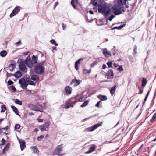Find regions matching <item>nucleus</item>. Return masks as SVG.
Here are the masks:
<instances>
[{"instance_id":"obj_39","label":"nucleus","mask_w":156,"mask_h":156,"mask_svg":"<svg viewBox=\"0 0 156 156\" xmlns=\"http://www.w3.org/2000/svg\"><path fill=\"white\" fill-rule=\"evenodd\" d=\"M1 110L2 112H4L6 110V107L5 105H2L1 106Z\"/></svg>"},{"instance_id":"obj_52","label":"nucleus","mask_w":156,"mask_h":156,"mask_svg":"<svg viewBox=\"0 0 156 156\" xmlns=\"http://www.w3.org/2000/svg\"><path fill=\"white\" fill-rule=\"evenodd\" d=\"M14 82L11 80H9L8 81V83L9 85L12 84Z\"/></svg>"},{"instance_id":"obj_46","label":"nucleus","mask_w":156,"mask_h":156,"mask_svg":"<svg viewBox=\"0 0 156 156\" xmlns=\"http://www.w3.org/2000/svg\"><path fill=\"white\" fill-rule=\"evenodd\" d=\"M7 77H10L11 76H14V74H12V73H9L7 72L6 74Z\"/></svg>"},{"instance_id":"obj_54","label":"nucleus","mask_w":156,"mask_h":156,"mask_svg":"<svg viewBox=\"0 0 156 156\" xmlns=\"http://www.w3.org/2000/svg\"><path fill=\"white\" fill-rule=\"evenodd\" d=\"M62 26L63 30H64L66 27V25H65L63 23H62Z\"/></svg>"},{"instance_id":"obj_8","label":"nucleus","mask_w":156,"mask_h":156,"mask_svg":"<svg viewBox=\"0 0 156 156\" xmlns=\"http://www.w3.org/2000/svg\"><path fill=\"white\" fill-rule=\"evenodd\" d=\"M106 75L108 79H112L114 77V73L112 69H109L106 73Z\"/></svg>"},{"instance_id":"obj_20","label":"nucleus","mask_w":156,"mask_h":156,"mask_svg":"<svg viewBox=\"0 0 156 156\" xmlns=\"http://www.w3.org/2000/svg\"><path fill=\"white\" fill-rule=\"evenodd\" d=\"M38 57L37 56H35L34 55H33L32 57V61L34 65L37 62Z\"/></svg>"},{"instance_id":"obj_36","label":"nucleus","mask_w":156,"mask_h":156,"mask_svg":"<svg viewBox=\"0 0 156 156\" xmlns=\"http://www.w3.org/2000/svg\"><path fill=\"white\" fill-rule=\"evenodd\" d=\"M115 17V16L113 15V14H112L110 17L109 18H108V17L107 19H106V20H109L110 21H111L112 19L114 18Z\"/></svg>"},{"instance_id":"obj_38","label":"nucleus","mask_w":156,"mask_h":156,"mask_svg":"<svg viewBox=\"0 0 156 156\" xmlns=\"http://www.w3.org/2000/svg\"><path fill=\"white\" fill-rule=\"evenodd\" d=\"M44 137V135H41L39 136H38L37 138V140L38 141H40L42 139H43Z\"/></svg>"},{"instance_id":"obj_32","label":"nucleus","mask_w":156,"mask_h":156,"mask_svg":"<svg viewBox=\"0 0 156 156\" xmlns=\"http://www.w3.org/2000/svg\"><path fill=\"white\" fill-rule=\"evenodd\" d=\"M91 69H90L89 70H88L86 69H84L83 70V73L84 74H86L87 73H90L91 72Z\"/></svg>"},{"instance_id":"obj_35","label":"nucleus","mask_w":156,"mask_h":156,"mask_svg":"<svg viewBox=\"0 0 156 156\" xmlns=\"http://www.w3.org/2000/svg\"><path fill=\"white\" fill-rule=\"evenodd\" d=\"M156 118V112L154 113V114L152 118L150 120V121L151 122H152L155 120Z\"/></svg>"},{"instance_id":"obj_29","label":"nucleus","mask_w":156,"mask_h":156,"mask_svg":"<svg viewBox=\"0 0 156 156\" xmlns=\"http://www.w3.org/2000/svg\"><path fill=\"white\" fill-rule=\"evenodd\" d=\"M147 80L145 78H143L142 79V86L143 87L145 86L147 83Z\"/></svg>"},{"instance_id":"obj_60","label":"nucleus","mask_w":156,"mask_h":156,"mask_svg":"<svg viewBox=\"0 0 156 156\" xmlns=\"http://www.w3.org/2000/svg\"><path fill=\"white\" fill-rule=\"evenodd\" d=\"M37 120L38 121V122H41L43 121V119H37Z\"/></svg>"},{"instance_id":"obj_27","label":"nucleus","mask_w":156,"mask_h":156,"mask_svg":"<svg viewBox=\"0 0 156 156\" xmlns=\"http://www.w3.org/2000/svg\"><path fill=\"white\" fill-rule=\"evenodd\" d=\"M78 101H75L73 102V105H72L70 103H68L65 106V108H66L67 109H68L69 108V107H73V105L75 104Z\"/></svg>"},{"instance_id":"obj_34","label":"nucleus","mask_w":156,"mask_h":156,"mask_svg":"<svg viewBox=\"0 0 156 156\" xmlns=\"http://www.w3.org/2000/svg\"><path fill=\"white\" fill-rule=\"evenodd\" d=\"M97 128V127H92V129H90V128L89 127L86 130L87 131H94Z\"/></svg>"},{"instance_id":"obj_2","label":"nucleus","mask_w":156,"mask_h":156,"mask_svg":"<svg viewBox=\"0 0 156 156\" xmlns=\"http://www.w3.org/2000/svg\"><path fill=\"white\" fill-rule=\"evenodd\" d=\"M98 11L99 12L102 13L105 17L108 16L111 12L109 8L103 5L98 7Z\"/></svg>"},{"instance_id":"obj_5","label":"nucleus","mask_w":156,"mask_h":156,"mask_svg":"<svg viewBox=\"0 0 156 156\" xmlns=\"http://www.w3.org/2000/svg\"><path fill=\"white\" fill-rule=\"evenodd\" d=\"M63 144L58 146L54 150L53 154L54 155H57L58 156H62L63 154L61 153L63 151Z\"/></svg>"},{"instance_id":"obj_25","label":"nucleus","mask_w":156,"mask_h":156,"mask_svg":"<svg viewBox=\"0 0 156 156\" xmlns=\"http://www.w3.org/2000/svg\"><path fill=\"white\" fill-rule=\"evenodd\" d=\"M11 108L16 114L20 115L18 113V110L16 107L13 106H11Z\"/></svg>"},{"instance_id":"obj_48","label":"nucleus","mask_w":156,"mask_h":156,"mask_svg":"<svg viewBox=\"0 0 156 156\" xmlns=\"http://www.w3.org/2000/svg\"><path fill=\"white\" fill-rule=\"evenodd\" d=\"M137 46L136 45H135L134 46V50H133L135 54H136L137 53Z\"/></svg>"},{"instance_id":"obj_50","label":"nucleus","mask_w":156,"mask_h":156,"mask_svg":"<svg viewBox=\"0 0 156 156\" xmlns=\"http://www.w3.org/2000/svg\"><path fill=\"white\" fill-rule=\"evenodd\" d=\"M129 58L130 60V61L132 62H133L134 61V59H133V57L131 56V55H130V56H129Z\"/></svg>"},{"instance_id":"obj_57","label":"nucleus","mask_w":156,"mask_h":156,"mask_svg":"<svg viewBox=\"0 0 156 156\" xmlns=\"http://www.w3.org/2000/svg\"><path fill=\"white\" fill-rule=\"evenodd\" d=\"M21 44V42L20 41L19 42L16 43L15 44L16 45L18 46V45H20Z\"/></svg>"},{"instance_id":"obj_11","label":"nucleus","mask_w":156,"mask_h":156,"mask_svg":"<svg viewBox=\"0 0 156 156\" xmlns=\"http://www.w3.org/2000/svg\"><path fill=\"white\" fill-rule=\"evenodd\" d=\"M65 90L66 91L67 95H69L72 93V89L71 87L67 86L65 87Z\"/></svg>"},{"instance_id":"obj_23","label":"nucleus","mask_w":156,"mask_h":156,"mask_svg":"<svg viewBox=\"0 0 156 156\" xmlns=\"http://www.w3.org/2000/svg\"><path fill=\"white\" fill-rule=\"evenodd\" d=\"M31 79L34 81H37L39 80V77L37 75H34L31 76Z\"/></svg>"},{"instance_id":"obj_17","label":"nucleus","mask_w":156,"mask_h":156,"mask_svg":"<svg viewBox=\"0 0 156 156\" xmlns=\"http://www.w3.org/2000/svg\"><path fill=\"white\" fill-rule=\"evenodd\" d=\"M96 147L95 145H93L92 147H90L89 150L87 152H86L85 154H89L93 152L95 150Z\"/></svg>"},{"instance_id":"obj_37","label":"nucleus","mask_w":156,"mask_h":156,"mask_svg":"<svg viewBox=\"0 0 156 156\" xmlns=\"http://www.w3.org/2000/svg\"><path fill=\"white\" fill-rule=\"evenodd\" d=\"M102 19L96 21L97 24L98 25H102Z\"/></svg>"},{"instance_id":"obj_40","label":"nucleus","mask_w":156,"mask_h":156,"mask_svg":"<svg viewBox=\"0 0 156 156\" xmlns=\"http://www.w3.org/2000/svg\"><path fill=\"white\" fill-rule=\"evenodd\" d=\"M117 70L119 71L120 72H121L123 71V69L122 66H119V67L117 69Z\"/></svg>"},{"instance_id":"obj_41","label":"nucleus","mask_w":156,"mask_h":156,"mask_svg":"<svg viewBox=\"0 0 156 156\" xmlns=\"http://www.w3.org/2000/svg\"><path fill=\"white\" fill-rule=\"evenodd\" d=\"M50 42L52 44L55 45V46H57L58 45V44L56 43L55 41L53 40L52 39L50 41Z\"/></svg>"},{"instance_id":"obj_1","label":"nucleus","mask_w":156,"mask_h":156,"mask_svg":"<svg viewBox=\"0 0 156 156\" xmlns=\"http://www.w3.org/2000/svg\"><path fill=\"white\" fill-rule=\"evenodd\" d=\"M19 83L21 85V87L23 88L27 87L28 84L31 85H35V83L33 81L31 80L28 78L26 79L21 78L19 81Z\"/></svg>"},{"instance_id":"obj_19","label":"nucleus","mask_w":156,"mask_h":156,"mask_svg":"<svg viewBox=\"0 0 156 156\" xmlns=\"http://www.w3.org/2000/svg\"><path fill=\"white\" fill-rule=\"evenodd\" d=\"M16 66V63H11L9 65V70L12 72V71Z\"/></svg>"},{"instance_id":"obj_3","label":"nucleus","mask_w":156,"mask_h":156,"mask_svg":"<svg viewBox=\"0 0 156 156\" xmlns=\"http://www.w3.org/2000/svg\"><path fill=\"white\" fill-rule=\"evenodd\" d=\"M112 10L114 14L118 15L126 11V9L124 8V6L121 7L118 5H115L112 7Z\"/></svg>"},{"instance_id":"obj_49","label":"nucleus","mask_w":156,"mask_h":156,"mask_svg":"<svg viewBox=\"0 0 156 156\" xmlns=\"http://www.w3.org/2000/svg\"><path fill=\"white\" fill-rule=\"evenodd\" d=\"M83 60V58H80L78 60H77L75 62V64H77L80 63V62L81 61Z\"/></svg>"},{"instance_id":"obj_55","label":"nucleus","mask_w":156,"mask_h":156,"mask_svg":"<svg viewBox=\"0 0 156 156\" xmlns=\"http://www.w3.org/2000/svg\"><path fill=\"white\" fill-rule=\"evenodd\" d=\"M50 126V122H47L45 123L44 126L45 127H48Z\"/></svg>"},{"instance_id":"obj_53","label":"nucleus","mask_w":156,"mask_h":156,"mask_svg":"<svg viewBox=\"0 0 156 156\" xmlns=\"http://www.w3.org/2000/svg\"><path fill=\"white\" fill-rule=\"evenodd\" d=\"M10 145L9 143H8L6 144L5 147L4 148V150H6L7 148H8L9 147Z\"/></svg>"},{"instance_id":"obj_62","label":"nucleus","mask_w":156,"mask_h":156,"mask_svg":"<svg viewBox=\"0 0 156 156\" xmlns=\"http://www.w3.org/2000/svg\"><path fill=\"white\" fill-rule=\"evenodd\" d=\"M106 67V66L105 64H103L102 66V68L103 69H105Z\"/></svg>"},{"instance_id":"obj_61","label":"nucleus","mask_w":156,"mask_h":156,"mask_svg":"<svg viewBox=\"0 0 156 156\" xmlns=\"http://www.w3.org/2000/svg\"><path fill=\"white\" fill-rule=\"evenodd\" d=\"M93 10H94V11L95 12H97V7H94L93 8Z\"/></svg>"},{"instance_id":"obj_9","label":"nucleus","mask_w":156,"mask_h":156,"mask_svg":"<svg viewBox=\"0 0 156 156\" xmlns=\"http://www.w3.org/2000/svg\"><path fill=\"white\" fill-rule=\"evenodd\" d=\"M30 108L32 110L35 111H40L41 109L39 107H37L33 104H30L29 105Z\"/></svg>"},{"instance_id":"obj_4","label":"nucleus","mask_w":156,"mask_h":156,"mask_svg":"<svg viewBox=\"0 0 156 156\" xmlns=\"http://www.w3.org/2000/svg\"><path fill=\"white\" fill-rule=\"evenodd\" d=\"M45 62L43 61L42 62L40 63L38 66H35L34 70L35 72L37 73L41 74L44 72V68L43 66Z\"/></svg>"},{"instance_id":"obj_44","label":"nucleus","mask_w":156,"mask_h":156,"mask_svg":"<svg viewBox=\"0 0 156 156\" xmlns=\"http://www.w3.org/2000/svg\"><path fill=\"white\" fill-rule=\"evenodd\" d=\"M74 0H72L71 2L72 5V6L73 7V8L76 9V7L75 5L74 4Z\"/></svg>"},{"instance_id":"obj_6","label":"nucleus","mask_w":156,"mask_h":156,"mask_svg":"<svg viewBox=\"0 0 156 156\" xmlns=\"http://www.w3.org/2000/svg\"><path fill=\"white\" fill-rule=\"evenodd\" d=\"M24 62L29 68H31L34 65L30 56H28L24 61Z\"/></svg>"},{"instance_id":"obj_33","label":"nucleus","mask_w":156,"mask_h":156,"mask_svg":"<svg viewBox=\"0 0 156 156\" xmlns=\"http://www.w3.org/2000/svg\"><path fill=\"white\" fill-rule=\"evenodd\" d=\"M107 64L108 67L109 68H111L112 67V62L110 61L107 63Z\"/></svg>"},{"instance_id":"obj_13","label":"nucleus","mask_w":156,"mask_h":156,"mask_svg":"<svg viewBox=\"0 0 156 156\" xmlns=\"http://www.w3.org/2000/svg\"><path fill=\"white\" fill-rule=\"evenodd\" d=\"M19 142L20 144V148L21 151L24 150L25 147H26L25 142L22 139H20L19 140Z\"/></svg>"},{"instance_id":"obj_12","label":"nucleus","mask_w":156,"mask_h":156,"mask_svg":"<svg viewBox=\"0 0 156 156\" xmlns=\"http://www.w3.org/2000/svg\"><path fill=\"white\" fill-rule=\"evenodd\" d=\"M24 62H21L19 66V69L21 71L23 72L26 69V66Z\"/></svg>"},{"instance_id":"obj_26","label":"nucleus","mask_w":156,"mask_h":156,"mask_svg":"<svg viewBox=\"0 0 156 156\" xmlns=\"http://www.w3.org/2000/svg\"><path fill=\"white\" fill-rule=\"evenodd\" d=\"M124 8H126V11L128 12L132 11L133 9V7L131 5H130V6H129L128 5H126L125 6H124Z\"/></svg>"},{"instance_id":"obj_30","label":"nucleus","mask_w":156,"mask_h":156,"mask_svg":"<svg viewBox=\"0 0 156 156\" xmlns=\"http://www.w3.org/2000/svg\"><path fill=\"white\" fill-rule=\"evenodd\" d=\"M7 52L5 50H3L0 52V55L2 57H5L7 55Z\"/></svg>"},{"instance_id":"obj_58","label":"nucleus","mask_w":156,"mask_h":156,"mask_svg":"<svg viewBox=\"0 0 156 156\" xmlns=\"http://www.w3.org/2000/svg\"><path fill=\"white\" fill-rule=\"evenodd\" d=\"M113 29H117L118 30L121 29L120 26L115 27L113 28Z\"/></svg>"},{"instance_id":"obj_24","label":"nucleus","mask_w":156,"mask_h":156,"mask_svg":"<svg viewBox=\"0 0 156 156\" xmlns=\"http://www.w3.org/2000/svg\"><path fill=\"white\" fill-rule=\"evenodd\" d=\"M116 89V86L115 85L113 87H111L110 90V92L112 95H113V94L115 93V91Z\"/></svg>"},{"instance_id":"obj_59","label":"nucleus","mask_w":156,"mask_h":156,"mask_svg":"<svg viewBox=\"0 0 156 156\" xmlns=\"http://www.w3.org/2000/svg\"><path fill=\"white\" fill-rule=\"evenodd\" d=\"M75 69L77 70H78V65L77 64H75Z\"/></svg>"},{"instance_id":"obj_18","label":"nucleus","mask_w":156,"mask_h":156,"mask_svg":"<svg viewBox=\"0 0 156 156\" xmlns=\"http://www.w3.org/2000/svg\"><path fill=\"white\" fill-rule=\"evenodd\" d=\"M126 2V0H118L117 3L119 6H122L125 5Z\"/></svg>"},{"instance_id":"obj_22","label":"nucleus","mask_w":156,"mask_h":156,"mask_svg":"<svg viewBox=\"0 0 156 156\" xmlns=\"http://www.w3.org/2000/svg\"><path fill=\"white\" fill-rule=\"evenodd\" d=\"M22 75L21 72L19 71H17L14 74V76L16 78H19L21 77L22 76Z\"/></svg>"},{"instance_id":"obj_7","label":"nucleus","mask_w":156,"mask_h":156,"mask_svg":"<svg viewBox=\"0 0 156 156\" xmlns=\"http://www.w3.org/2000/svg\"><path fill=\"white\" fill-rule=\"evenodd\" d=\"M20 7L16 6L13 10L12 13L10 14L9 17L12 18L20 10Z\"/></svg>"},{"instance_id":"obj_43","label":"nucleus","mask_w":156,"mask_h":156,"mask_svg":"<svg viewBox=\"0 0 156 156\" xmlns=\"http://www.w3.org/2000/svg\"><path fill=\"white\" fill-rule=\"evenodd\" d=\"M102 122H101L99 123H98L95 125L93 126L92 127H99L102 125Z\"/></svg>"},{"instance_id":"obj_64","label":"nucleus","mask_w":156,"mask_h":156,"mask_svg":"<svg viewBox=\"0 0 156 156\" xmlns=\"http://www.w3.org/2000/svg\"><path fill=\"white\" fill-rule=\"evenodd\" d=\"M143 90H142L141 89H139V94H141L143 93Z\"/></svg>"},{"instance_id":"obj_28","label":"nucleus","mask_w":156,"mask_h":156,"mask_svg":"<svg viewBox=\"0 0 156 156\" xmlns=\"http://www.w3.org/2000/svg\"><path fill=\"white\" fill-rule=\"evenodd\" d=\"M13 100L15 103L19 105H22V102L20 100L17 99H13Z\"/></svg>"},{"instance_id":"obj_16","label":"nucleus","mask_w":156,"mask_h":156,"mask_svg":"<svg viewBox=\"0 0 156 156\" xmlns=\"http://www.w3.org/2000/svg\"><path fill=\"white\" fill-rule=\"evenodd\" d=\"M30 148L32 150L33 153L35 154H38L39 152V151L36 146H32Z\"/></svg>"},{"instance_id":"obj_14","label":"nucleus","mask_w":156,"mask_h":156,"mask_svg":"<svg viewBox=\"0 0 156 156\" xmlns=\"http://www.w3.org/2000/svg\"><path fill=\"white\" fill-rule=\"evenodd\" d=\"M101 4V0H94L93 2V4L94 6H100Z\"/></svg>"},{"instance_id":"obj_10","label":"nucleus","mask_w":156,"mask_h":156,"mask_svg":"<svg viewBox=\"0 0 156 156\" xmlns=\"http://www.w3.org/2000/svg\"><path fill=\"white\" fill-rule=\"evenodd\" d=\"M81 81L79 80L76 79V78H75L73 79L71 82V84H73L75 83L74 85V87H76L78 85H79L81 83Z\"/></svg>"},{"instance_id":"obj_45","label":"nucleus","mask_w":156,"mask_h":156,"mask_svg":"<svg viewBox=\"0 0 156 156\" xmlns=\"http://www.w3.org/2000/svg\"><path fill=\"white\" fill-rule=\"evenodd\" d=\"M10 87L11 88V90L14 92H15L16 91V89L15 87L13 86H11Z\"/></svg>"},{"instance_id":"obj_31","label":"nucleus","mask_w":156,"mask_h":156,"mask_svg":"<svg viewBox=\"0 0 156 156\" xmlns=\"http://www.w3.org/2000/svg\"><path fill=\"white\" fill-rule=\"evenodd\" d=\"M88 103L89 101L87 100L85 101L84 103L81 105V107L83 108L86 106L88 105Z\"/></svg>"},{"instance_id":"obj_51","label":"nucleus","mask_w":156,"mask_h":156,"mask_svg":"<svg viewBox=\"0 0 156 156\" xmlns=\"http://www.w3.org/2000/svg\"><path fill=\"white\" fill-rule=\"evenodd\" d=\"M84 98L83 97H82L79 99L78 101L80 102H83L84 101Z\"/></svg>"},{"instance_id":"obj_47","label":"nucleus","mask_w":156,"mask_h":156,"mask_svg":"<svg viewBox=\"0 0 156 156\" xmlns=\"http://www.w3.org/2000/svg\"><path fill=\"white\" fill-rule=\"evenodd\" d=\"M102 104L101 102L100 101H99L98 103L95 105V106L97 107H99L100 105H101Z\"/></svg>"},{"instance_id":"obj_15","label":"nucleus","mask_w":156,"mask_h":156,"mask_svg":"<svg viewBox=\"0 0 156 156\" xmlns=\"http://www.w3.org/2000/svg\"><path fill=\"white\" fill-rule=\"evenodd\" d=\"M103 53L105 56L110 57L111 56L110 52L106 48H105L103 50Z\"/></svg>"},{"instance_id":"obj_21","label":"nucleus","mask_w":156,"mask_h":156,"mask_svg":"<svg viewBox=\"0 0 156 156\" xmlns=\"http://www.w3.org/2000/svg\"><path fill=\"white\" fill-rule=\"evenodd\" d=\"M98 97L101 101L106 100L107 99V97L105 95H99L98 96Z\"/></svg>"},{"instance_id":"obj_56","label":"nucleus","mask_w":156,"mask_h":156,"mask_svg":"<svg viewBox=\"0 0 156 156\" xmlns=\"http://www.w3.org/2000/svg\"><path fill=\"white\" fill-rule=\"evenodd\" d=\"M149 91H148V92L147 93V94L146 95V97L144 98V102H145L147 100V97L148 96V95L149 94Z\"/></svg>"},{"instance_id":"obj_63","label":"nucleus","mask_w":156,"mask_h":156,"mask_svg":"<svg viewBox=\"0 0 156 156\" xmlns=\"http://www.w3.org/2000/svg\"><path fill=\"white\" fill-rule=\"evenodd\" d=\"M143 146V144H142L140 147L139 148L138 150V151H141L142 150V149H141V148Z\"/></svg>"},{"instance_id":"obj_42","label":"nucleus","mask_w":156,"mask_h":156,"mask_svg":"<svg viewBox=\"0 0 156 156\" xmlns=\"http://www.w3.org/2000/svg\"><path fill=\"white\" fill-rule=\"evenodd\" d=\"M40 129L41 131H48V127H40Z\"/></svg>"}]
</instances>
